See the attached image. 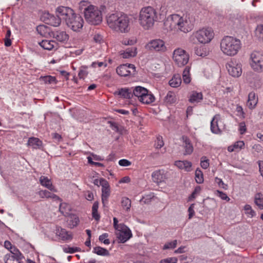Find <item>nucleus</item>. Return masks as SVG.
I'll return each mask as SVG.
<instances>
[{
    "mask_svg": "<svg viewBox=\"0 0 263 263\" xmlns=\"http://www.w3.org/2000/svg\"><path fill=\"white\" fill-rule=\"evenodd\" d=\"M136 71V67L132 64H125L118 66L116 69L117 74L121 77H126Z\"/></svg>",
    "mask_w": 263,
    "mask_h": 263,
    "instance_id": "14",
    "label": "nucleus"
},
{
    "mask_svg": "<svg viewBox=\"0 0 263 263\" xmlns=\"http://www.w3.org/2000/svg\"><path fill=\"white\" fill-rule=\"evenodd\" d=\"M10 253L7 254L6 255H10V256L16 257L23 256L20 251L15 247L13 246L10 250Z\"/></svg>",
    "mask_w": 263,
    "mask_h": 263,
    "instance_id": "46",
    "label": "nucleus"
},
{
    "mask_svg": "<svg viewBox=\"0 0 263 263\" xmlns=\"http://www.w3.org/2000/svg\"><path fill=\"white\" fill-rule=\"evenodd\" d=\"M190 68L186 66L184 69L182 73V78L183 82L185 84H189L190 83L191 79L190 73Z\"/></svg>",
    "mask_w": 263,
    "mask_h": 263,
    "instance_id": "42",
    "label": "nucleus"
},
{
    "mask_svg": "<svg viewBox=\"0 0 263 263\" xmlns=\"http://www.w3.org/2000/svg\"><path fill=\"white\" fill-rule=\"evenodd\" d=\"M194 206L195 204H191L188 209L189 219H191L195 214Z\"/></svg>",
    "mask_w": 263,
    "mask_h": 263,
    "instance_id": "64",
    "label": "nucleus"
},
{
    "mask_svg": "<svg viewBox=\"0 0 263 263\" xmlns=\"http://www.w3.org/2000/svg\"><path fill=\"white\" fill-rule=\"evenodd\" d=\"M246 214L249 217H253L256 215L255 212L252 209L249 204H246L244 206Z\"/></svg>",
    "mask_w": 263,
    "mask_h": 263,
    "instance_id": "45",
    "label": "nucleus"
},
{
    "mask_svg": "<svg viewBox=\"0 0 263 263\" xmlns=\"http://www.w3.org/2000/svg\"><path fill=\"white\" fill-rule=\"evenodd\" d=\"M255 34L258 39H263V25H259L257 26Z\"/></svg>",
    "mask_w": 263,
    "mask_h": 263,
    "instance_id": "49",
    "label": "nucleus"
},
{
    "mask_svg": "<svg viewBox=\"0 0 263 263\" xmlns=\"http://www.w3.org/2000/svg\"><path fill=\"white\" fill-rule=\"evenodd\" d=\"M203 99V95L201 92L193 91L190 96L189 101L191 103H198Z\"/></svg>",
    "mask_w": 263,
    "mask_h": 263,
    "instance_id": "28",
    "label": "nucleus"
},
{
    "mask_svg": "<svg viewBox=\"0 0 263 263\" xmlns=\"http://www.w3.org/2000/svg\"><path fill=\"white\" fill-rule=\"evenodd\" d=\"M241 41L231 36H225L220 41V48L221 52L226 55H236L241 48Z\"/></svg>",
    "mask_w": 263,
    "mask_h": 263,
    "instance_id": "3",
    "label": "nucleus"
},
{
    "mask_svg": "<svg viewBox=\"0 0 263 263\" xmlns=\"http://www.w3.org/2000/svg\"><path fill=\"white\" fill-rule=\"evenodd\" d=\"M177 99L174 92L169 91L164 97L163 102L167 105L175 103Z\"/></svg>",
    "mask_w": 263,
    "mask_h": 263,
    "instance_id": "29",
    "label": "nucleus"
},
{
    "mask_svg": "<svg viewBox=\"0 0 263 263\" xmlns=\"http://www.w3.org/2000/svg\"><path fill=\"white\" fill-rule=\"evenodd\" d=\"M216 195L219 197L222 200H226L227 201H229L230 200V198L227 196V195L222 191L217 190Z\"/></svg>",
    "mask_w": 263,
    "mask_h": 263,
    "instance_id": "58",
    "label": "nucleus"
},
{
    "mask_svg": "<svg viewBox=\"0 0 263 263\" xmlns=\"http://www.w3.org/2000/svg\"><path fill=\"white\" fill-rule=\"evenodd\" d=\"M66 24L73 31L79 32L83 26L84 20L80 15L73 13L67 19Z\"/></svg>",
    "mask_w": 263,
    "mask_h": 263,
    "instance_id": "8",
    "label": "nucleus"
},
{
    "mask_svg": "<svg viewBox=\"0 0 263 263\" xmlns=\"http://www.w3.org/2000/svg\"><path fill=\"white\" fill-rule=\"evenodd\" d=\"M177 244V240H174L172 241L168 242L164 245V246L163 247V249L166 250V249H174L176 247Z\"/></svg>",
    "mask_w": 263,
    "mask_h": 263,
    "instance_id": "50",
    "label": "nucleus"
},
{
    "mask_svg": "<svg viewBox=\"0 0 263 263\" xmlns=\"http://www.w3.org/2000/svg\"><path fill=\"white\" fill-rule=\"evenodd\" d=\"M137 54V48L133 47L120 51V55L123 59L135 57Z\"/></svg>",
    "mask_w": 263,
    "mask_h": 263,
    "instance_id": "23",
    "label": "nucleus"
},
{
    "mask_svg": "<svg viewBox=\"0 0 263 263\" xmlns=\"http://www.w3.org/2000/svg\"><path fill=\"white\" fill-rule=\"evenodd\" d=\"M171 177L169 171L163 169L158 170L154 171L152 174V177L154 182L160 183L165 181Z\"/></svg>",
    "mask_w": 263,
    "mask_h": 263,
    "instance_id": "12",
    "label": "nucleus"
},
{
    "mask_svg": "<svg viewBox=\"0 0 263 263\" xmlns=\"http://www.w3.org/2000/svg\"><path fill=\"white\" fill-rule=\"evenodd\" d=\"M229 73L233 77H239L242 73L241 65L236 60L229 62L227 65Z\"/></svg>",
    "mask_w": 263,
    "mask_h": 263,
    "instance_id": "13",
    "label": "nucleus"
},
{
    "mask_svg": "<svg viewBox=\"0 0 263 263\" xmlns=\"http://www.w3.org/2000/svg\"><path fill=\"white\" fill-rule=\"evenodd\" d=\"M121 204L122 208L126 212H128L131 207L130 200L126 197H123L121 199Z\"/></svg>",
    "mask_w": 263,
    "mask_h": 263,
    "instance_id": "39",
    "label": "nucleus"
},
{
    "mask_svg": "<svg viewBox=\"0 0 263 263\" xmlns=\"http://www.w3.org/2000/svg\"><path fill=\"white\" fill-rule=\"evenodd\" d=\"M195 180L198 184H201L204 181L203 173L199 168H197L195 171Z\"/></svg>",
    "mask_w": 263,
    "mask_h": 263,
    "instance_id": "44",
    "label": "nucleus"
},
{
    "mask_svg": "<svg viewBox=\"0 0 263 263\" xmlns=\"http://www.w3.org/2000/svg\"><path fill=\"white\" fill-rule=\"evenodd\" d=\"M117 238L119 242L124 243L132 237V233L130 230L126 226H122L116 232Z\"/></svg>",
    "mask_w": 263,
    "mask_h": 263,
    "instance_id": "11",
    "label": "nucleus"
},
{
    "mask_svg": "<svg viewBox=\"0 0 263 263\" xmlns=\"http://www.w3.org/2000/svg\"><path fill=\"white\" fill-rule=\"evenodd\" d=\"M182 139L183 142V147L184 149V155L191 154L193 152V146L190 140L186 136H183Z\"/></svg>",
    "mask_w": 263,
    "mask_h": 263,
    "instance_id": "21",
    "label": "nucleus"
},
{
    "mask_svg": "<svg viewBox=\"0 0 263 263\" xmlns=\"http://www.w3.org/2000/svg\"><path fill=\"white\" fill-rule=\"evenodd\" d=\"M158 16L156 10L151 6L142 8L139 13V23L144 30L153 28L157 21Z\"/></svg>",
    "mask_w": 263,
    "mask_h": 263,
    "instance_id": "4",
    "label": "nucleus"
},
{
    "mask_svg": "<svg viewBox=\"0 0 263 263\" xmlns=\"http://www.w3.org/2000/svg\"><path fill=\"white\" fill-rule=\"evenodd\" d=\"M40 182L42 185L46 187L51 191L57 192V190L55 187L52 185L51 180L49 179L47 177L42 176L40 178Z\"/></svg>",
    "mask_w": 263,
    "mask_h": 263,
    "instance_id": "27",
    "label": "nucleus"
},
{
    "mask_svg": "<svg viewBox=\"0 0 263 263\" xmlns=\"http://www.w3.org/2000/svg\"><path fill=\"white\" fill-rule=\"evenodd\" d=\"M49 24L53 26H58L60 25L61 22V18L57 15L56 16L54 15H49Z\"/></svg>",
    "mask_w": 263,
    "mask_h": 263,
    "instance_id": "43",
    "label": "nucleus"
},
{
    "mask_svg": "<svg viewBox=\"0 0 263 263\" xmlns=\"http://www.w3.org/2000/svg\"><path fill=\"white\" fill-rule=\"evenodd\" d=\"M108 237V233H105L99 236V239L101 242H103L105 245H108L110 243V241L107 238Z\"/></svg>",
    "mask_w": 263,
    "mask_h": 263,
    "instance_id": "53",
    "label": "nucleus"
},
{
    "mask_svg": "<svg viewBox=\"0 0 263 263\" xmlns=\"http://www.w3.org/2000/svg\"><path fill=\"white\" fill-rule=\"evenodd\" d=\"M23 258V256L16 258V257L10 256V255H5L4 260L5 263H21Z\"/></svg>",
    "mask_w": 263,
    "mask_h": 263,
    "instance_id": "40",
    "label": "nucleus"
},
{
    "mask_svg": "<svg viewBox=\"0 0 263 263\" xmlns=\"http://www.w3.org/2000/svg\"><path fill=\"white\" fill-rule=\"evenodd\" d=\"M173 59L178 66L181 67L188 63L189 55L184 50L178 48L174 51Z\"/></svg>",
    "mask_w": 263,
    "mask_h": 263,
    "instance_id": "9",
    "label": "nucleus"
},
{
    "mask_svg": "<svg viewBox=\"0 0 263 263\" xmlns=\"http://www.w3.org/2000/svg\"><path fill=\"white\" fill-rule=\"evenodd\" d=\"M110 187L108 181L106 180H102V201L103 205L107 202L108 198L110 195Z\"/></svg>",
    "mask_w": 263,
    "mask_h": 263,
    "instance_id": "18",
    "label": "nucleus"
},
{
    "mask_svg": "<svg viewBox=\"0 0 263 263\" xmlns=\"http://www.w3.org/2000/svg\"><path fill=\"white\" fill-rule=\"evenodd\" d=\"M209 160L206 157H202L201 158L200 165L203 169H206L209 166Z\"/></svg>",
    "mask_w": 263,
    "mask_h": 263,
    "instance_id": "56",
    "label": "nucleus"
},
{
    "mask_svg": "<svg viewBox=\"0 0 263 263\" xmlns=\"http://www.w3.org/2000/svg\"><path fill=\"white\" fill-rule=\"evenodd\" d=\"M155 101V97L151 91L148 90V93H146L144 97L142 98L140 102L144 104H150Z\"/></svg>",
    "mask_w": 263,
    "mask_h": 263,
    "instance_id": "31",
    "label": "nucleus"
},
{
    "mask_svg": "<svg viewBox=\"0 0 263 263\" xmlns=\"http://www.w3.org/2000/svg\"><path fill=\"white\" fill-rule=\"evenodd\" d=\"M181 84V77L179 74H175L169 81L170 85L174 88L179 87Z\"/></svg>",
    "mask_w": 263,
    "mask_h": 263,
    "instance_id": "32",
    "label": "nucleus"
},
{
    "mask_svg": "<svg viewBox=\"0 0 263 263\" xmlns=\"http://www.w3.org/2000/svg\"><path fill=\"white\" fill-rule=\"evenodd\" d=\"M145 48L148 50L156 52H165L166 47L164 41L161 39H155L150 41L145 46Z\"/></svg>",
    "mask_w": 263,
    "mask_h": 263,
    "instance_id": "10",
    "label": "nucleus"
},
{
    "mask_svg": "<svg viewBox=\"0 0 263 263\" xmlns=\"http://www.w3.org/2000/svg\"><path fill=\"white\" fill-rule=\"evenodd\" d=\"M254 203L260 209H263V194L257 193L254 196Z\"/></svg>",
    "mask_w": 263,
    "mask_h": 263,
    "instance_id": "37",
    "label": "nucleus"
},
{
    "mask_svg": "<svg viewBox=\"0 0 263 263\" xmlns=\"http://www.w3.org/2000/svg\"><path fill=\"white\" fill-rule=\"evenodd\" d=\"M148 89L146 88L137 86L134 87V96L137 97L138 100L140 102L142 100V98L144 97L146 93H148Z\"/></svg>",
    "mask_w": 263,
    "mask_h": 263,
    "instance_id": "25",
    "label": "nucleus"
},
{
    "mask_svg": "<svg viewBox=\"0 0 263 263\" xmlns=\"http://www.w3.org/2000/svg\"><path fill=\"white\" fill-rule=\"evenodd\" d=\"M40 46L45 50H51L58 47L57 43L53 40H43L39 42Z\"/></svg>",
    "mask_w": 263,
    "mask_h": 263,
    "instance_id": "20",
    "label": "nucleus"
},
{
    "mask_svg": "<svg viewBox=\"0 0 263 263\" xmlns=\"http://www.w3.org/2000/svg\"><path fill=\"white\" fill-rule=\"evenodd\" d=\"M236 111L237 112V116L240 118H245V112L243 111L242 106L240 105H237L236 108Z\"/></svg>",
    "mask_w": 263,
    "mask_h": 263,
    "instance_id": "59",
    "label": "nucleus"
},
{
    "mask_svg": "<svg viewBox=\"0 0 263 263\" xmlns=\"http://www.w3.org/2000/svg\"><path fill=\"white\" fill-rule=\"evenodd\" d=\"M234 147L236 149V150H240L244 147L245 146V143L242 141H238L236 142L234 144Z\"/></svg>",
    "mask_w": 263,
    "mask_h": 263,
    "instance_id": "63",
    "label": "nucleus"
},
{
    "mask_svg": "<svg viewBox=\"0 0 263 263\" xmlns=\"http://www.w3.org/2000/svg\"><path fill=\"white\" fill-rule=\"evenodd\" d=\"M27 144L33 149H40L42 146V141L38 138L30 137L28 140Z\"/></svg>",
    "mask_w": 263,
    "mask_h": 263,
    "instance_id": "30",
    "label": "nucleus"
},
{
    "mask_svg": "<svg viewBox=\"0 0 263 263\" xmlns=\"http://www.w3.org/2000/svg\"><path fill=\"white\" fill-rule=\"evenodd\" d=\"M223 127V123L221 120L220 115L219 114L215 115L211 122V132L215 134H220Z\"/></svg>",
    "mask_w": 263,
    "mask_h": 263,
    "instance_id": "15",
    "label": "nucleus"
},
{
    "mask_svg": "<svg viewBox=\"0 0 263 263\" xmlns=\"http://www.w3.org/2000/svg\"><path fill=\"white\" fill-rule=\"evenodd\" d=\"M80 248L79 247H66L63 248V250L65 253H73L75 252H79L80 251Z\"/></svg>",
    "mask_w": 263,
    "mask_h": 263,
    "instance_id": "51",
    "label": "nucleus"
},
{
    "mask_svg": "<svg viewBox=\"0 0 263 263\" xmlns=\"http://www.w3.org/2000/svg\"><path fill=\"white\" fill-rule=\"evenodd\" d=\"M93 252L98 255L106 256L109 255V251L101 247H96L93 249Z\"/></svg>",
    "mask_w": 263,
    "mask_h": 263,
    "instance_id": "41",
    "label": "nucleus"
},
{
    "mask_svg": "<svg viewBox=\"0 0 263 263\" xmlns=\"http://www.w3.org/2000/svg\"><path fill=\"white\" fill-rule=\"evenodd\" d=\"M131 164L132 162L127 159H123L119 161V164L121 166H128Z\"/></svg>",
    "mask_w": 263,
    "mask_h": 263,
    "instance_id": "62",
    "label": "nucleus"
},
{
    "mask_svg": "<svg viewBox=\"0 0 263 263\" xmlns=\"http://www.w3.org/2000/svg\"><path fill=\"white\" fill-rule=\"evenodd\" d=\"M59 210L64 216H68L70 213L71 207L66 203H61L60 205Z\"/></svg>",
    "mask_w": 263,
    "mask_h": 263,
    "instance_id": "35",
    "label": "nucleus"
},
{
    "mask_svg": "<svg viewBox=\"0 0 263 263\" xmlns=\"http://www.w3.org/2000/svg\"><path fill=\"white\" fill-rule=\"evenodd\" d=\"M37 33L42 36H46L49 34V28L45 25H39L36 27Z\"/></svg>",
    "mask_w": 263,
    "mask_h": 263,
    "instance_id": "38",
    "label": "nucleus"
},
{
    "mask_svg": "<svg viewBox=\"0 0 263 263\" xmlns=\"http://www.w3.org/2000/svg\"><path fill=\"white\" fill-rule=\"evenodd\" d=\"M174 165L180 170H184L185 171L190 172L191 171L192 164L191 162L185 161H176Z\"/></svg>",
    "mask_w": 263,
    "mask_h": 263,
    "instance_id": "24",
    "label": "nucleus"
},
{
    "mask_svg": "<svg viewBox=\"0 0 263 263\" xmlns=\"http://www.w3.org/2000/svg\"><path fill=\"white\" fill-rule=\"evenodd\" d=\"M164 145V142L161 136H158L156 138L155 143V148L159 149L161 148Z\"/></svg>",
    "mask_w": 263,
    "mask_h": 263,
    "instance_id": "55",
    "label": "nucleus"
},
{
    "mask_svg": "<svg viewBox=\"0 0 263 263\" xmlns=\"http://www.w3.org/2000/svg\"><path fill=\"white\" fill-rule=\"evenodd\" d=\"M73 13V10L69 7L60 6L56 9V14L61 20H64L65 22Z\"/></svg>",
    "mask_w": 263,
    "mask_h": 263,
    "instance_id": "16",
    "label": "nucleus"
},
{
    "mask_svg": "<svg viewBox=\"0 0 263 263\" xmlns=\"http://www.w3.org/2000/svg\"><path fill=\"white\" fill-rule=\"evenodd\" d=\"M134 87L123 88L119 89L116 92V94L125 99H130L134 96Z\"/></svg>",
    "mask_w": 263,
    "mask_h": 263,
    "instance_id": "19",
    "label": "nucleus"
},
{
    "mask_svg": "<svg viewBox=\"0 0 263 263\" xmlns=\"http://www.w3.org/2000/svg\"><path fill=\"white\" fill-rule=\"evenodd\" d=\"M11 34L10 30L8 29L5 38V45L6 47H9L11 45V40L10 39Z\"/></svg>",
    "mask_w": 263,
    "mask_h": 263,
    "instance_id": "52",
    "label": "nucleus"
},
{
    "mask_svg": "<svg viewBox=\"0 0 263 263\" xmlns=\"http://www.w3.org/2000/svg\"><path fill=\"white\" fill-rule=\"evenodd\" d=\"M55 234L63 241H70L72 238L71 232H68L66 229L61 227H57L56 228Z\"/></svg>",
    "mask_w": 263,
    "mask_h": 263,
    "instance_id": "17",
    "label": "nucleus"
},
{
    "mask_svg": "<svg viewBox=\"0 0 263 263\" xmlns=\"http://www.w3.org/2000/svg\"><path fill=\"white\" fill-rule=\"evenodd\" d=\"M121 43L124 45H134L137 43V39L135 37L125 38L122 41Z\"/></svg>",
    "mask_w": 263,
    "mask_h": 263,
    "instance_id": "48",
    "label": "nucleus"
},
{
    "mask_svg": "<svg viewBox=\"0 0 263 263\" xmlns=\"http://www.w3.org/2000/svg\"><path fill=\"white\" fill-rule=\"evenodd\" d=\"M194 19L190 15L173 14L169 15L164 22V29L174 32L184 33L191 31L194 27Z\"/></svg>",
    "mask_w": 263,
    "mask_h": 263,
    "instance_id": "1",
    "label": "nucleus"
},
{
    "mask_svg": "<svg viewBox=\"0 0 263 263\" xmlns=\"http://www.w3.org/2000/svg\"><path fill=\"white\" fill-rule=\"evenodd\" d=\"M84 12L85 18L89 23L96 25L102 22V12L98 7L90 5L84 9Z\"/></svg>",
    "mask_w": 263,
    "mask_h": 263,
    "instance_id": "6",
    "label": "nucleus"
},
{
    "mask_svg": "<svg viewBox=\"0 0 263 263\" xmlns=\"http://www.w3.org/2000/svg\"><path fill=\"white\" fill-rule=\"evenodd\" d=\"M249 64L252 69L257 73L263 72V52L254 50L249 55Z\"/></svg>",
    "mask_w": 263,
    "mask_h": 263,
    "instance_id": "7",
    "label": "nucleus"
},
{
    "mask_svg": "<svg viewBox=\"0 0 263 263\" xmlns=\"http://www.w3.org/2000/svg\"><path fill=\"white\" fill-rule=\"evenodd\" d=\"M38 195L41 198H52L54 200L59 199V197L47 190H41L38 192Z\"/></svg>",
    "mask_w": 263,
    "mask_h": 263,
    "instance_id": "33",
    "label": "nucleus"
},
{
    "mask_svg": "<svg viewBox=\"0 0 263 263\" xmlns=\"http://www.w3.org/2000/svg\"><path fill=\"white\" fill-rule=\"evenodd\" d=\"M178 259L177 257H168L165 259H162L160 263H177Z\"/></svg>",
    "mask_w": 263,
    "mask_h": 263,
    "instance_id": "57",
    "label": "nucleus"
},
{
    "mask_svg": "<svg viewBox=\"0 0 263 263\" xmlns=\"http://www.w3.org/2000/svg\"><path fill=\"white\" fill-rule=\"evenodd\" d=\"M107 25L114 31L121 33H127L130 30L129 18L125 14L115 13L107 17Z\"/></svg>",
    "mask_w": 263,
    "mask_h": 263,
    "instance_id": "2",
    "label": "nucleus"
},
{
    "mask_svg": "<svg viewBox=\"0 0 263 263\" xmlns=\"http://www.w3.org/2000/svg\"><path fill=\"white\" fill-rule=\"evenodd\" d=\"M40 81L45 84H56L57 81L55 77L51 76H41L39 78Z\"/></svg>",
    "mask_w": 263,
    "mask_h": 263,
    "instance_id": "36",
    "label": "nucleus"
},
{
    "mask_svg": "<svg viewBox=\"0 0 263 263\" xmlns=\"http://www.w3.org/2000/svg\"><path fill=\"white\" fill-rule=\"evenodd\" d=\"M107 65V63L103 62H94L91 64V66L93 68H96L97 67H101L102 66H103L104 68H105Z\"/></svg>",
    "mask_w": 263,
    "mask_h": 263,
    "instance_id": "60",
    "label": "nucleus"
},
{
    "mask_svg": "<svg viewBox=\"0 0 263 263\" xmlns=\"http://www.w3.org/2000/svg\"><path fill=\"white\" fill-rule=\"evenodd\" d=\"M258 103V97L253 91L250 92L248 95V98L247 102V105L250 109H253L255 108Z\"/></svg>",
    "mask_w": 263,
    "mask_h": 263,
    "instance_id": "22",
    "label": "nucleus"
},
{
    "mask_svg": "<svg viewBox=\"0 0 263 263\" xmlns=\"http://www.w3.org/2000/svg\"><path fill=\"white\" fill-rule=\"evenodd\" d=\"M53 37L58 41L65 43L69 39V35L64 31L58 30L55 31L53 33Z\"/></svg>",
    "mask_w": 263,
    "mask_h": 263,
    "instance_id": "26",
    "label": "nucleus"
},
{
    "mask_svg": "<svg viewBox=\"0 0 263 263\" xmlns=\"http://www.w3.org/2000/svg\"><path fill=\"white\" fill-rule=\"evenodd\" d=\"M201 191V188L200 186H197L195 187L194 191L192 192V194L189 197V200H192L195 199L197 195L199 194Z\"/></svg>",
    "mask_w": 263,
    "mask_h": 263,
    "instance_id": "54",
    "label": "nucleus"
},
{
    "mask_svg": "<svg viewBox=\"0 0 263 263\" xmlns=\"http://www.w3.org/2000/svg\"><path fill=\"white\" fill-rule=\"evenodd\" d=\"M213 30L210 27L202 28L194 32L190 37V41L193 43L196 42L202 44L210 43L214 37Z\"/></svg>",
    "mask_w": 263,
    "mask_h": 263,
    "instance_id": "5",
    "label": "nucleus"
},
{
    "mask_svg": "<svg viewBox=\"0 0 263 263\" xmlns=\"http://www.w3.org/2000/svg\"><path fill=\"white\" fill-rule=\"evenodd\" d=\"M238 129L240 134L241 135L244 134L246 133L247 130V128L245 122H241L239 124Z\"/></svg>",
    "mask_w": 263,
    "mask_h": 263,
    "instance_id": "61",
    "label": "nucleus"
},
{
    "mask_svg": "<svg viewBox=\"0 0 263 263\" xmlns=\"http://www.w3.org/2000/svg\"><path fill=\"white\" fill-rule=\"evenodd\" d=\"M87 67L85 66H81L80 68L78 76L80 79H84L88 74Z\"/></svg>",
    "mask_w": 263,
    "mask_h": 263,
    "instance_id": "47",
    "label": "nucleus"
},
{
    "mask_svg": "<svg viewBox=\"0 0 263 263\" xmlns=\"http://www.w3.org/2000/svg\"><path fill=\"white\" fill-rule=\"evenodd\" d=\"M68 219V224L70 228H73L77 226L80 222L79 217L74 214H69Z\"/></svg>",
    "mask_w": 263,
    "mask_h": 263,
    "instance_id": "34",
    "label": "nucleus"
}]
</instances>
